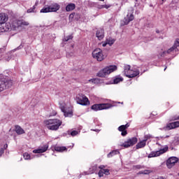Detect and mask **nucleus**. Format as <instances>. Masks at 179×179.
Instances as JSON below:
<instances>
[{"label":"nucleus","instance_id":"1","mask_svg":"<svg viewBox=\"0 0 179 179\" xmlns=\"http://www.w3.org/2000/svg\"><path fill=\"white\" fill-rule=\"evenodd\" d=\"M43 124L50 131H58L59 127L62 125V120L59 119H49L44 120Z\"/></svg>","mask_w":179,"mask_h":179},{"label":"nucleus","instance_id":"2","mask_svg":"<svg viewBox=\"0 0 179 179\" xmlns=\"http://www.w3.org/2000/svg\"><path fill=\"white\" fill-rule=\"evenodd\" d=\"M115 71H117V66H108L99 71L97 73V76L99 78H106L107 75H110V73H113Z\"/></svg>","mask_w":179,"mask_h":179},{"label":"nucleus","instance_id":"3","mask_svg":"<svg viewBox=\"0 0 179 179\" xmlns=\"http://www.w3.org/2000/svg\"><path fill=\"white\" fill-rule=\"evenodd\" d=\"M61 8L59 4L55 3L50 6H45L40 11L41 13H50L51 12H58Z\"/></svg>","mask_w":179,"mask_h":179},{"label":"nucleus","instance_id":"4","mask_svg":"<svg viewBox=\"0 0 179 179\" xmlns=\"http://www.w3.org/2000/svg\"><path fill=\"white\" fill-rule=\"evenodd\" d=\"M92 55L94 59H96V61L99 62L104 61V59L106 58L104 57V54H103V50L100 48H96L94 50H93Z\"/></svg>","mask_w":179,"mask_h":179},{"label":"nucleus","instance_id":"5","mask_svg":"<svg viewBox=\"0 0 179 179\" xmlns=\"http://www.w3.org/2000/svg\"><path fill=\"white\" fill-rule=\"evenodd\" d=\"M76 100L77 103L80 104V106H89V104H90L89 98H87V96L83 94H78L76 97Z\"/></svg>","mask_w":179,"mask_h":179},{"label":"nucleus","instance_id":"6","mask_svg":"<svg viewBox=\"0 0 179 179\" xmlns=\"http://www.w3.org/2000/svg\"><path fill=\"white\" fill-rule=\"evenodd\" d=\"M111 104L110 103H99L94 104L91 106V110L94 111H100L101 110H107V108H110Z\"/></svg>","mask_w":179,"mask_h":179},{"label":"nucleus","instance_id":"7","mask_svg":"<svg viewBox=\"0 0 179 179\" xmlns=\"http://www.w3.org/2000/svg\"><path fill=\"white\" fill-rule=\"evenodd\" d=\"M178 47H179V38H176L173 45L171 48H169L168 50L164 51L162 53H161L160 57H164L166 54H171V52H173L174 51H178Z\"/></svg>","mask_w":179,"mask_h":179},{"label":"nucleus","instance_id":"8","mask_svg":"<svg viewBox=\"0 0 179 179\" xmlns=\"http://www.w3.org/2000/svg\"><path fill=\"white\" fill-rule=\"evenodd\" d=\"M136 143H138V138L136 137H132L123 143L122 146H123V148H130V146H134Z\"/></svg>","mask_w":179,"mask_h":179},{"label":"nucleus","instance_id":"9","mask_svg":"<svg viewBox=\"0 0 179 179\" xmlns=\"http://www.w3.org/2000/svg\"><path fill=\"white\" fill-rule=\"evenodd\" d=\"M12 86V80H0V92H3L6 89H9Z\"/></svg>","mask_w":179,"mask_h":179},{"label":"nucleus","instance_id":"10","mask_svg":"<svg viewBox=\"0 0 179 179\" xmlns=\"http://www.w3.org/2000/svg\"><path fill=\"white\" fill-rule=\"evenodd\" d=\"M10 30H12L10 22H3V24H0V33L10 31Z\"/></svg>","mask_w":179,"mask_h":179},{"label":"nucleus","instance_id":"11","mask_svg":"<svg viewBox=\"0 0 179 179\" xmlns=\"http://www.w3.org/2000/svg\"><path fill=\"white\" fill-rule=\"evenodd\" d=\"M169 150V147H164V148L161 149L159 151L152 152L149 155L148 157H157L160 156V155H163V153H166Z\"/></svg>","mask_w":179,"mask_h":179},{"label":"nucleus","instance_id":"12","mask_svg":"<svg viewBox=\"0 0 179 179\" xmlns=\"http://www.w3.org/2000/svg\"><path fill=\"white\" fill-rule=\"evenodd\" d=\"M178 162V158L176 157H170L167 161H166V166L168 169H171L173 166H175L176 163Z\"/></svg>","mask_w":179,"mask_h":179},{"label":"nucleus","instance_id":"13","mask_svg":"<svg viewBox=\"0 0 179 179\" xmlns=\"http://www.w3.org/2000/svg\"><path fill=\"white\" fill-rule=\"evenodd\" d=\"M129 127V124H126L125 125H121L118 127V131L121 133L122 136H127L128 135V131H127V129H128Z\"/></svg>","mask_w":179,"mask_h":179},{"label":"nucleus","instance_id":"14","mask_svg":"<svg viewBox=\"0 0 179 179\" xmlns=\"http://www.w3.org/2000/svg\"><path fill=\"white\" fill-rule=\"evenodd\" d=\"M135 19L133 13H129L127 17H124V24H129L130 22H132Z\"/></svg>","mask_w":179,"mask_h":179},{"label":"nucleus","instance_id":"15","mask_svg":"<svg viewBox=\"0 0 179 179\" xmlns=\"http://www.w3.org/2000/svg\"><path fill=\"white\" fill-rule=\"evenodd\" d=\"M138 75H139V71H134L131 70L130 71H129L128 73H127V74L125 75L127 76V78H136V76H138Z\"/></svg>","mask_w":179,"mask_h":179},{"label":"nucleus","instance_id":"16","mask_svg":"<svg viewBox=\"0 0 179 179\" xmlns=\"http://www.w3.org/2000/svg\"><path fill=\"white\" fill-rule=\"evenodd\" d=\"M8 19H9V17H8V14L3 13H0V24H2L3 23H6V22H8Z\"/></svg>","mask_w":179,"mask_h":179},{"label":"nucleus","instance_id":"17","mask_svg":"<svg viewBox=\"0 0 179 179\" xmlns=\"http://www.w3.org/2000/svg\"><path fill=\"white\" fill-rule=\"evenodd\" d=\"M47 150H48V145L46 144L39 149L34 150L33 153H44L45 152H47Z\"/></svg>","mask_w":179,"mask_h":179},{"label":"nucleus","instance_id":"18","mask_svg":"<svg viewBox=\"0 0 179 179\" xmlns=\"http://www.w3.org/2000/svg\"><path fill=\"white\" fill-rule=\"evenodd\" d=\"M96 36L98 40H103L104 38V29H100L96 31Z\"/></svg>","mask_w":179,"mask_h":179},{"label":"nucleus","instance_id":"19","mask_svg":"<svg viewBox=\"0 0 179 179\" xmlns=\"http://www.w3.org/2000/svg\"><path fill=\"white\" fill-rule=\"evenodd\" d=\"M16 24L17 27H23V26H29V23L24 20H18Z\"/></svg>","mask_w":179,"mask_h":179},{"label":"nucleus","instance_id":"20","mask_svg":"<svg viewBox=\"0 0 179 179\" xmlns=\"http://www.w3.org/2000/svg\"><path fill=\"white\" fill-rule=\"evenodd\" d=\"M179 127V121L169 123L166 125V128L169 129H174L175 128Z\"/></svg>","mask_w":179,"mask_h":179},{"label":"nucleus","instance_id":"21","mask_svg":"<svg viewBox=\"0 0 179 179\" xmlns=\"http://www.w3.org/2000/svg\"><path fill=\"white\" fill-rule=\"evenodd\" d=\"M76 8V5L73 3H70L66 6V12H72V10H75Z\"/></svg>","mask_w":179,"mask_h":179},{"label":"nucleus","instance_id":"22","mask_svg":"<svg viewBox=\"0 0 179 179\" xmlns=\"http://www.w3.org/2000/svg\"><path fill=\"white\" fill-rule=\"evenodd\" d=\"M54 150L56 151V152H65V150H68V149L66 148V147L65 146H58V145H55L54 147Z\"/></svg>","mask_w":179,"mask_h":179},{"label":"nucleus","instance_id":"23","mask_svg":"<svg viewBox=\"0 0 179 179\" xmlns=\"http://www.w3.org/2000/svg\"><path fill=\"white\" fill-rule=\"evenodd\" d=\"M15 132L17 135H23L24 134V130L22 129L20 126L16 125L15 126Z\"/></svg>","mask_w":179,"mask_h":179},{"label":"nucleus","instance_id":"24","mask_svg":"<svg viewBox=\"0 0 179 179\" xmlns=\"http://www.w3.org/2000/svg\"><path fill=\"white\" fill-rule=\"evenodd\" d=\"M124 80V78L121 76H116L113 78V83L114 85H118L120 82H122Z\"/></svg>","mask_w":179,"mask_h":179},{"label":"nucleus","instance_id":"25","mask_svg":"<svg viewBox=\"0 0 179 179\" xmlns=\"http://www.w3.org/2000/svg\"><path fill=\"white\" fill-rule=\"evenodd\" d=\"M146 146V141L143 140L142 141L139 142L136 145V149H142V148H145Z\"/></svg>","mask_w":179,"mask_h":179},{"label":"nucleus","instance_id":"26","mask_svg":"<svg viewBox=\"0 0 179 179\" xmlns=\"http://www.w3.org/2000/svg\"><path fill=\"white\" fill-rule=\"evenodd\" d=\"M37 5H38V3H36L35 5L32 8H30L29 9H28L27 11V13H36V8H37Z\"/></svg>","mask_w":179,"mask_h":179},{"label":"nucleus","instance_id":"27","mask_svg":"<svg viewBox=\"0 0 179 179\" xmlns=\"http://www.w3.org/2000/svg\"><path fill=\"white\" fill-rule=\"evenodd\" d=\"M115 43V40L113 38H109L106 39V44H108L109 45H113Z\"/></svg>","mask_w":179,"mask_h":179},{"label":"nucleus","instance_id":"28","mask_svg":"<svg viewBox=\"0 0 179 179\" xmlns=\"http://www.w3.org/2000/svg\"><path fill=\"white\" fill-rule=\"evenodd\" d=\"M131 70V66L130 65H125L124 67V74L126 75L127 73H128L129 72H130Z\"/></svg>","mask_w":179,"mask_h":179},{"label":"nucleus","instance_id":"29","mask_svg":"<svg viewBox=\"0 0 179 179\" xmlns=\"http://www.w3.org/2000/svg\"><path fill=\"white\" fill-rule=\"evenodd\" d=\"M120 152L118 150H113L108 154V157H113V156H115V155H118Z\"/></svg>","mask_w":179,"mask_h":179},{"label":"nucleus","instance_id":"30","mask_svg":"<svg viewBox=\"0 0 179 179\" xmlns=\"http://www.w3.org/2000/svg\"><path fill=\"white\" fill-rule=\"evenodd\" d=\"M75 15H76V13H72L71 14L69 15V20L70 22H73V17H75Z\"/></svg>","mask_w":179,"mask_h":179},{"label":"nucleus","instance_id":"31","mask_svg":"<svg viewBox=\"0 0 179 179\" xmlns=\"http://www.w3.org/2000/svg\"><path fill=\"white\" fill-rule=\"evenodd\" d=\"M73 38V36L72 35L65 36L63 41L66 42L69 41V40H72Z\"/></svg>","mask_w":179,"mask_h":179},{"label":"nucleus","instance_id":"32","mask_svg":"<svg viewBox=\"0 0 179 179\" xmlns=\"http://www.w3.org/2000/svg\"><path fill=\"white\" fill-rule=\"evenodd\" d=\"M23 156L25 160H30L31 156H30V154H29L28 152L24 153Z\"/></svg>","mask_w":179,"mask_h":179},{"label":"nucleus","instance_id":"33","mask_svg":"<svg viewBox=\"0 0 179 179\" xmlns=\"http://www.w3.org/2000/svg\"><path fill=\"white\" fill-rule=\"evenodd\" d=\"M149 139H152V135L150 134H147L144 136V139L143 141H145V142L149 141Z\"/></svg>","mask_w":179,"mask_h":179},{"label":"nucleus","instance_id":"34","mask_svg":"<svg viewBox=\"0 0 179 179\" xmlns=\"http://www.w3.org/2000/svg\"><path fill=\"white\" fill-rule=\"evenodd\" d=\"M78 134H79V132H78V131H76V130H73L71 132V136H76V135H78Z\"/></svg>","mask_w":179,"mask_h":179},{"label":"nucleus","instance_id":"35","mask_svg":"<svg viewBox=\"0 0 179 179\" xmlns=\"http://www.w3.org/2000/svg\"><path fill=\"white\" fill-rule=\"evenodd\" d=\"M103 174H106V176H109L110 174V170L109 169H103Z\"/></svg>","mask_w":179,"mask_h":179},{"label":"nucleus","instance_id":"36","mask_svg":"<svg viewBox=\"0 0 179 179\" xmlns=\"http://www.w3.org/2000/svg\"><path fill=\"white\" fill-rule=\"evenodd\" d=\"M98 175H99V177H100V178L103 177V176H104V171H103V170H100V171H99Z\"/></svg>","mask_w":179,"mask_h":179},{"label":"nucleus","instance_id":"37","mask_svg":"<svg viewBox=\"0 0 179 179\" xmlns=\"http://www.w3.org/2000/svg\"><path fill=\"white\" fill-rule=\"evenodd\" d=\"M103 8H106V9H108L110 8V6H108L107 5H102L99 7V9H103Z\"/></svg>","mask_w":179,"mask_h":179},{"label":"nucleus","instance_id":"38","mask_svg":"<svg viewBox=\"0 0 179 179\" xmlns=\"http://www.w3.org/2000/svg\"><path fill=\"white\" fill-rule=\"evenodd\" d=\"M140 174H150V171L145 170L144 171L140 172Z\"/></svg>","mask_w":179,"mask_h":179},{"label":"nucleus","instance_id":"39","mask_svg":"<svg viewBox=\"0 0 179 179\" xmlns=\"http://www.w3.org/2000/svg\"><path fill=\"white\" fill-rule=\"evenodd\" d=\"M171 120H172V121H176L177 120H179V116L175 115V116L172 117Z\"/></svg>","mask_w":179,"mask_h":179},{"label":"nucleus","instance_id":"40","mask_svg":"<svg viewBox=\"0 0 179 179\" xmlns=\"http://www.w3.org/2000/svg\"><path fill=\"white\" fill-rule=\"evenodd\" d=\"M69 115H72V113H71V112L70 113H66V112L64 113L65 117H68Z\"/></svg>","mask_w":179,"mask_h":179},{"label":"nucleus","instance_id":"41","mask_svg":"<svg viewBox=\"0 0 179 179\" xmlns=\"http://www.w3.org/2000/svg\"><path fill=\"white\" fill-rule=\"evenodd\" d=\"M106 166L104 165H101L99 166V169H100L101 170H104Z\"/></svg>","mask_w":179,"mask_h":179},{"label":"nucleus","instance_id":"42","mask_svg":"<svg viewBox=\"0 0 179 179\" xmlns=\"http://www.w3.org/2000/svg\"><path fill=\"white\" fill-rule=\"evenodd\" d=\"M3 154V148H1L0 149V157H1V156H2Z\"/></svg>","mask_w":179,"mask_h":179},{"label":"nucleus","instance_id":"43","mask_svg":"<svg viewBox=\"0 0 179 179\" xmlns=\"http://www.w3.org/2000/svg\"><path fill=\"white\" fill-rule=\"evenodd\" d=\"M107 44H108V43H107V42L102 43V47H106V45H107Z\"/></svg>","mask_w":179,"mask_h":179},{"label":"nucleus","instance_id":"44","mask_svg":"<svg viewBox=\"0 0 179 179\" xmlns=\"http://www.w3.org/2000/svg\"><path fill=\"white\" fill-rule=\"evenodd\" d=\"M164 139H166V138H170V136L167 135V136H166L164 137Z\"/></svg>","mask_w":179,"mask_h":179},{"label":"nucleus","instance_id":"45","mask_svg":"<svg viewBox=\"0 0 179 179\" xmlns=\"http://www.w3.org/2000/svg\"><path fill=\"white\" fill-rule=\"evenodd\" d=\"M156 33H159V30H157V31H156Z\"/></svg>","mask_w":179,"mask_h":179},{"label":"nucleus","instance_id":"46","mask_svg":"<svg viewBox=\"0 0 179 179\" xmlns=\"http://www.w3.org/2000/svg\"><path fill=\"white\" fill-rule=\"evenodd\" d=\"M166 69H167V67H166V68L164 69V71H166Z\"/></svg>","mask_w":179,"mask_h":179},{"label":"nucleus","instance_id":"47","mask_svg":"<svg viewBox=\"0 0 179 179\" xmlns=\"http://www.w3.org/2000/svg\"><path fill=\"white\" fill-rule=\"evenodd\" d=\"M152 38H150V41H152Z\"/></svg>","mask_w":179,"mask_h":179},{"label":"nucleus","instance_id":"48","mask_svg":"<svg viewBox=\"0 0 179 179\" xmlns=\"http://www.w3.org/2000/svg\"><path fill=\"white\" fill-rule=\"evenodd\" d=\"M136 2H138V0H136Z\"/></svg>","mask_w":179,"mask_h":179},{"label":"nucleus","instance_id":"49","mask_svg":"<svg viewBox=\"0 0 179 179\" xmlns=\"http://www.w3.org/2000/svg\"><path fill=\"white\" fill-rule=\"evenodd\" d=\"M99 1H104V0H99Z\"/></svg>","mask_w":179,"mask_h":179},{"label":"nucleus","instance_id":"50","mask_svg":"<svg viewBox=\"0 0 179 179\" xmlns=\"http://www.w3.org/2000/svg\"><path fill=\"white\" fill-rule=\"evenodd\" d=\"M17 27H15V29H16Z\"/></svg>","mask_w":179,"mask_h":179},{"label":"nucleus","instance_id":"51","mask_svg":"<svg viewBox=\"0 0 179 179\" xmlns=\"http://www.w3.org/2000/svg\"><path fill=\"white\" fill-rule=\"evenodd\" d=\"M17 27H15V29H16Z\"/></svg>","mask_w":179,"mask_h":179}]
</instances>
